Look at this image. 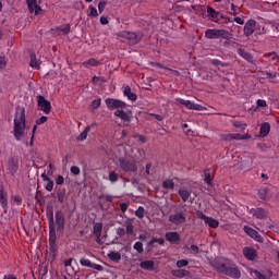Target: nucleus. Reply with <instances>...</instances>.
Wrapping results in <instances>:
<instances>
[{
	"mask_svg": "<svg viewBox=\"0 0 279 279\" xmlns=\"http://www.w3.org/2000/svg\"><path fill=\"white\" fill-rule=\"evenodd\" d=\"M13 136L19 143L23 145H29L27 137V130L25 125V109H16L15 117L13 120Z\"/></svg>",
	"mask_w": 279,
	"mask_h": 279,
	"instance_id": "1",
	"label": "nucleus"
},
{
	"mask_svg": "<svg viewBox=\"0 0 279 279\" xmlns=\"http://www.w3.org/2000/svg\"><path fill=\"white\" fill-rule=\"evenodd\" d=\"M215 269L220 271V274H226L230 278H241V270L236 267V265L232 264L230 259H218L214 264Z\"/></svg>",
	"mask_w": 279,
	"mask_h": 279,
	"instance_id": "2",
	"label": "nucleus"
},
{
	"mask_svg": "<svg viewBox=\"0 0 279 279\" xmlns=\"http://www.w3.org/2000/svg\"><path fill=\"white\" fill-rule=\"evenodd\" d=\"M205 38H208L209 40H219V38H222V40H230L232 34L227 29L208 28L205 31Z\"/></svg>",
	"mask_w": 279,
	"mask_h": 279,
	"instance_id": "3",
	"label": "nucleus"
},
{
	"mask_svg": "<svg viewBox=\"0 0 279 279\" xmlns=\"http://www.w3.org/2000/svg\"><path fill=\"white\" fill-rule=\"evenodd\" d=\"M118 38L119 40H122V43H129V45H137V43H141V36L129 31L120 32Z\"/></svg>",
	"mask_w": 279,
	"mask_h": 279,
	"instance_id": "4",
	"label": "nucleus"
},
{
	"mask_svg": "<svg viewBox=\"0 0 279 279\" xmlns=\"http://www.w3.org/2000/svg\"><path fill=\"white\" fill-rule=\"evenodd\" d=\"M120 169L122 171H125V173H136L138 171V167H136V161L125 159V158H120Z\"/></svg>",
	"mask_w": 279,
	"mask_h": 279,
	"instance_id": "5",
	"label": "nucleus"
},
{
	"mask_svg": "<svg viewBox=\"0 0 279 279\" xmlns=\"http://www.w3.org/2000/svg\"><path fill=\"white\" fill-rule=\"evenodd\" d=\"M105 104L109 110H125L128 105L122 100L114 99V98H107Z\"/></svg>",
	"mask_w": 279,
	"mask_h": 279,
	"instance_id": "6",
	"label": "nucleus"
},
{
	"mask_svg": "<svg viewBox=\"0 0 279 279\" xmlns=\"http://www.w3.org/2000/svg\"><path fill=\"white\" fill-rule=\"evenodd\" d=\"M169 221L173 226H182V223H186V214L183 211H177L169 216Z\"/></svg>",
	"mask_w": 279,
	"mask_h": 279,
	"instance_id": "7",
	"label": "nucleus"
},
{
	"mask_svg": "<svg viewBox=\"0 0 279 279\" xmlns=\"http://www.w3.org/2000/svg\"><path fill=\"white\" fill-rule=\"evenodd\" d=\"M175 101H177V104H181V106H185L187 108V110H197V111L206 110V107H204L199 104H195L194 101H191V100H184L182 98H177Z\"/></svg>",
	"mask_w": 279,
	"mask_h": 279,
	"instance_id": "8",
	"label": "nucleus"
},
{
	"mask_svg": "<svg viewBox=\"0 0 279 279\" xmlns=\"http://www.w3.org/2000/svg\"><path fill=\"white\" fill-rule=\"evenodd\" d=\"M37 105L39 110H41V112H44L45 114H49L51 112V102L45 99L44 96L37 97Z\"/></svg>",
	"mask_w": 279,
	"mask_h": 279,
	"instance_id": "9",
	"label": "nucleus"
},
{
	"mask_svg": "<svg viewBox=\"0 0 279 279\" xmlns=\"http://www.w3.org/2000/svg\"><path fill=\"white\" fill-rule=\"evenodd\" d=\"M80 265H82V267H88L89 269H95L96 271H104V266L99 264H95L86 257H82L80 259Z\"/></svg>",
	"mask_w": 279,
	"mask_h": 279,
	"instance_id": "10",
	"label": "nucleus"
},
{
	"mask_svg": "<svg viewBox=\"0 0 279 279\" xmlns=\"http://www.w3.org/2000/svg\"><path fill=\"white\" fill-rule=\"evenodd\" d=\"M243 256L247 260H256V258L258 257V252L256 251V248H254L252 246H245L243 248Z\"/></svg>",
	"mask_w": 279,
	"mask_h": 279,
	"instance_id": "11",
	"label": "nucleus"
},
{
	"mask_svg": "<svg viewBox=\"0 0 279 279\" xmlns=\"http://www.w3.org/2000/svg\"><path fill=\"white\" fill-rule=\"evenodd\" d=\"M250 215H253L255 219H267V210L262 207L251 208L248 210Z\"/></svg>",
	"mask_w": 279,
	"mask_h": 279,
	"instance_id": "12",
	"label": "nucleus"
},
{
	"mask_svg": "<svg viewBox=\"0 0 279 279\" xmlns=\"http://www.w3.org/2000/svg\"><path fill=\"white\" fill-rule=\"evenodd\" d=\"M244 232L251 236V239H254V241H257V243H263V236L258 233V231L252 229L251 227L244 226Z\"/></svg>",
	"mask_w": 279,
	"mask_h": 279,
	"instance_id": "13",
	"label": "nucleus"
},
{
	"mask_svg": "<svg viewBox=\"0 0 279 279\" xmlns=\"http://www.w3.org/2000/svg\"><path fill=\"white\" fill-rule=\"evenodd\" d=\"M28 10L32 14H35L38 16L40 12H43V9L40 5H38L37 0H27Z\"/></svg>",
	"mask_w": 279,
	"mask_h": 279,
	"instance_id": "14",
	"label": "nucleus"
},
{
	"mask_svg": "<svg viewBox=\"0 0 279 279\" xmlns=\"http://www.w3.org/2000/svg\"><path fill=\"white\" fill-rule=\"evenodd\" d=\"M114 117H118V119H121V121H124L125 123H130L132 112L124 111L123 109H118L114 111Z\"/></svg>",
	"mask_w": 279,
	"mask_h": 279,
	"instance_id": "15",
	"label": "nucleus"
},
{
	"mask_svg": "<svg viewBox=\"0 0 279 279\" xmlns=\"http://www.w3.org/2000/svg\"><path fill=\"white\" fill-rule=\"evenodd\" d=\"M255 29H256V21L250 20L244 25V35L252 36Z\"/></svg>",
	"mask_w": 279,
	"mask_h": 279,
	"instance_id": "16",
	"label": "nucleus"
},
{
	"mask_svg": "<svg viewBox=\"0 0 279 279\" xmlns=\"http://www.w3.org/2000/svg\"><path fill=\"white\" fill-rule=\"evenodd\" d=\"M93 128H97V123H92L90 125H87L83 132H81V134L76 137V141H86V138H88V133L90 132V130H93Z\"/></svg>",
	"mask_w": 279,
	"mask_h": 279,
	"instance_id": "17",
	"label": "nucleus"
},
{
	"mask_svg": "<svg viewBox=\"0 0 279 279\" xmlns=\"http://www.w3.org/2000/svg\"><path fill=\"white\" fill-rule=\"evenodd\" d=\"M141 269H144V271H155L156 270V264L154 260H143L140 263Z\"/></svg>",
	"mask_w": 279,
	"mask_h": 279,
	"instance_id": "18",
	"label": "nucleus"
},
{
	"mask_svg": "<svg viewBox=\"0 0 279 279\" xmlns=\"http://www.w3.org/2000/svg\"><path fill=\"white\" fill-rule=\"evenodd\" d=\"M101 230H104V223L101 222L94 223L93 234L96 236L97 243H99L101 239Z\"/></svg>",
	"mask_w": 279,
	"mask_h": 279,
	"instance_id": "19",
	"label": "nucleus"
},
{
	"mask_svg": "<svg viewBox=\"0 0 279 279\" xmlns=\"http://www.w3.org/2000/svg\"><path fill=\"white\" fill-rule=\"evenodd\" d=\"M269 132H271V125L268 122H264L259 129L260 138L267 137L269 135Z\"/></svg>",
	"mask_w": 279,
	"mask_h": 279,
	"instance_id": "20",
	"label": "nucleus"
},
{
	"mask_svg": "<svg viewBox=\"0 0 279 279\" xmlns=\"http://www.w3.org/2000/svg\"><path fill=\"white\" fill-rule=\"evenodd\" d=\"M171 274L174 278H190L191 277V271H189L186 269L172 270Z\"/></svg>",
	"mask_w": 279,
	"mask_h": 279,
	"instance_id": "21",
	"label": "nucleus"
},
{
	"mask_svg": "<svg viewBox=\"0 0 279 279\" xmlns=\"http://www.w3.org/2000/svg\"><path fill=\"white\" fill-rule=\"evenodd\" d=\"M56 226H58V230H64V214L56 213Z\"/></svg>",
	"mask_w": 279,
	"mask_h": 279,
	"instance_id": "22",
	"label": "nucleus"
},
{
	"mask_svg": "<svg viewBox=\"0 0 279 279\" xmlns=\"http://www.w3.org/2000/svg\"><path fill=\"white\" fill-rule=\"evenodd\" d=\"M166 239L169 241V243H178V241H180V233L174 231L167 232Z\"/></svg>",
	"mask_w": 279,
	"mask_h": 279,
	"instance_id": "23",
	"label": "nucleus"
},
{
	"mask_svg": "<svg viewBox=\"0 0 279 279\" xmlns=\"http://www.w3.org/2000/svg\"><path fill=\"white\" fill-rule=\"evenodd\" d=\"M179 195H180L182 202H189V199H191V190H189L186 187H181L179 190Z\"/></svg>",
	"mask_w": 279,
	"mask_h": 279,
	"instance_id": "24",
	"label": "nucleus"
},
{
	"mask_svg": "<svg viewBox=\"0 0 279 279\" xmlns=\"http://www.w3.org/2000/svg\"><path fill=\"white\" fill-rule=\"evenodd\" d=\"M0 206L3 210H8V193L3 190H0Z\"/></svg>",
	"mask_w": 279,
	"mask_h": 279,
	"instance_id": "25",
	"label": "nucleus"
},
{
	"mask_svg": "<svg viewBox=\"0 0 279 279\" xmlns=\"http://www.w3.org/2000/svg\"><path fill=\"white\" fill-rule=\"evenodd\" d=\"M99 64H101V62H99L95 58H92V59H88L87 61H84L82 63V66H84L85 69H90V66H99Z\"/></svg>",
	"mask_w": 279,
	"mask_h": 279,
	"instance_id": "26",
	"label": "nucleus"
},
{
	"mask_svg": "<svg viewBox=\"0 0 279 279\" xmlns=\"http://www.w3.org/2000/svg\"><path fill=\"white\" fill-rule=\"evenodd\" d=\"M123 93H124V96L128 97V99H130V101H136V99H138L136 94L132 93V88L130 86L124 87Z\"/></svg>",
	"mask_w": 279,
	"mask_h": 279,
	"instance_id": "27",
	"label": "nucleus"
},
{
	"mask_svg": "<svg viewBox=\"0 0 279 279\" xmlns=\"http://www.w3.org/2000/svg\"><path fill=\"white\" fill-rule=\"evenodd\" d=\"M238 56H240L241 58H243L247 62H253L254 61V57H252V54L250 52L245 51L244 49H238Z\"/></svg>",
	"mask_w": 279,
	"mask_h": 279,
	"instance_id": "28",
	"label": "nucleus"
},
{
	"mask_svg": "<svg viewBox=\"0 0 279 279\" xmlns=\"http://www.w3.org/2000/svg\"><path fill=\"white\" fill-rule=\"evenodd\" d=\"M8 169L10 173L14 174L16 171H19V162L14 159H10L8 163Z\"/></svg>",
	"mask_w": 279,
	"mask_h": 279,
	"instance_id": "29",
	"label": "nucleus"
},
{
	"mask_svg": "<svg viewBox=\"0 0 279 279\" xmlns=\"http://www.w3.org/2000/svg\"><path fill=\"white\" fill-rule=\"evenodd\" d=\"M162 187L166 189L167 191H173L175 189V182L171 179H166L162 182Z\"/></svg>",
	"mask_w": 279,
	"mask_h": 279,
	"instance_id": "30",
	"label": "nucleus"
},
{
	"mask_svg": "<svg viewBox=\"0 0 279 279\" xmlns=\"http://www.w3.org/2000/svg\"><path fill=\"white\" fill-rule=\"evenodd\" d=\"M223 141H241V134L239 133H229V134H225L222 135Z\"/></svg>",
	"mask_w": 279,
	"mask_h": 279,
	"instance_id": "31",
	"label": "nucleus"
},
{
	"mask_svg": "<svg viewBox=\"0 0 279 279\" xmlns=\"http://www.w3.org/2000/svg\"><path fill=\"white\" fill-rule=\"evenodd\" d=\"M108 258L113 263H119L121 260V253L111 251L108 253Z\"/></svg>",
	"mask_w": 279,
	"mask_h": 279,
	"instance_id": "32",
	"label": "nucleus"
},
{
	"mask_svg": "<svg viewBox=\"0 0 279 279\" xmlns=\"http://www.w3.org/2000/svg\"><path fill=\"white\" fill-rule=\"evenodd\" d=\"M205 225L209 226V228H219V221L213 217H207Z\"/></svg>",
	"mask_w": 279,
	"mask_h": 279,
	"instance_id": "33",
	"label": "nucleus"
},
{
	"mask_svg": "<svg viewBox=\"0 0 279 279\" xmlns=\"http://www.w3.org/2000/svg\"><path fill=\"white\" fill-rule=\"evenodd\" d=\"M29 66H32V69H36L37 71L40 70V62H38V60H36L35 53L31 54Z\"/></svg>",
	"mask_w": 279,
	"mask_h": 279,
	"instance_id": "34",
	"label": "nucleus"
},
{
	"mask_svg": "<svg viewBox=\"0 0 279 279\" xmlns=\"http://www.w3.org/2000/svg\"><path fill=\"white\" fill-rule=\"evenodd\" d=\"M57 31L59 32V34H62L64 36L69 34V32H71V25L65 24V25L59 26Z\"/></svg>",
	"mask_w": 279,
	"mask_h": 279,
	"instance_id": "35",
	"label": "nucleus"
},
{
	"mask_svg": "<svg viewBox=\"0 0 279 279\" xmlns=\"http://www.w3.org/2000/svg\"><path fill=\"white\" fill-rule=\"evenodd\" d=\"M56 256H58V248L53 245H50V248H49L50 260H56Z\"/></svg>",
	"mask_w": 279,
	"mask_h": 279,
	"instance_id": "36",
	"label": "nucleus"
},
{
	"mask_svg": "<svg viewBox=\"0 0 279 279\" xmlns=\"http://www.w3.org/2000/svg\"><path fill=\"white\" fill-rule=\"evenodd\" d=\"M204 180H205V182H206V184H211V182H213V174H210V170H205L204 171Z\"/></svg>",
	"mask_w": 279,
	"mask_h": 279,
	"instance_id": "37",
	"label": "nucleus"
},
{
	"mask_svg": "<svg viewBox=\"0 0 279 279\" xmlns=\"http://www.w3.org/2000/svg\"><path fill=\"white\" fill-rule=\"evenodd\" d=\"M175 265L179 269H182V267H189V260L187 259H179V260H177Z\"/></svg>",
	"mask_w": 279,
	"mask_h": 279,
	"instance_id": "38",
	"label": "nucleus"
},
{
	"mask_svg": "<svg viewBox=\"0 0 279 279\" xmlns=\"http://www.w3.org/2000/svg\"><path fill=\"white\" fill-rule=\"evenodd\" d=\"M133 250L138 252V254H143V252H144L143 242H135L134 245H133Z\"/></svg>",
	"mask_w": 279,
	"mask_h": 279,
	"instance_id": "39",
	"label": "nucleus"
},
{
	"mask_svg": "<svg viewBox=\"0 0 279 279\" xmlns=\"http://www.w3.org/2000/svg\"><path fill=\"white\" fill-rule=\"evenodd\" d=\"M154 243H158L159 245H165V239L162 238H153L149 242L148 245H154Z\"/></svg>",
	"mask_w": 279,
	"mask_h": 279,
	"instance_id": "40",
	"label": "nucleus"
},
{
	"mask_svg": "<svg viewBox=\"0 0 279 279\" xmlns=\"http://www.w3.org/2000/svg\"><path fill=\"white\" fill-rule=\"evenodd\" d=\"M106 5H108V2H106V1H100L98 3V12H99V14H104V11L106 10Z\"/></svg>",
	"mask_w": 279,
	"mask_h": 279,
	"instance_id": "41",
	"label": "nucleus"
},
{
	"mask_svg": "<svg viewBox=\"0 0 279 279\" xmlns=\"http://www.w3.org/2000/svg\"><path fill=\"white\" fill-rule=\"evenodd\" d=\"M106 82V78L104 76H94L93 77V84H104Z\"/></svg>",
	"mask_w": 279,
	"mask_h": 279,
	"instance_id": "42",
	"label": "nucleus"
},
{
	"mask_svg": "<svg viewBox=\"0 0 279 279\" xmlns=\"http://www.w3.org/2000/svg\"><path fill=\"white\" fill-rule=\"evenodd\" d=\"M135 215L138 217V219H143V217H145V208L138 207V209L135 211Z\"/></svg>",
	"mask_w": 279,
	"mask_h": 279,
	"instance_id": "43",
	"label": "nucleus"
},
{
	"mask_svg": "<svg viewBox=\"0 0 279 279\" xmlns=\"http://www.w3.org/2000/svg\"><path fill=\"white\" fill-rule=\"evenodd\" d=\"M88 9L90 10L89 16H95V17L99 16V12H97V8L89 5Z\"/></svg>",
	"mask_w": 279,
	"mask_h": 279,
	"instance_id": "44",
	"label": "nucleus"
},
{
	"mask_svg": "<svg viewBox=\"0 0 279 279\" xmlns=\"http://www.w3.org/2000/svg\"><path fill=\"white\" fill-rule=\"evenodd\" d=\"M109 180L111 182H117V180H119V174H117L114 171L109 172Z\"/></svg>",
	"mask_w": 279,
	"mask_h": 279,
	"instance_id": "45",
	"label": "nucleus"
},
{
	"mask_svg": "<svg viewBox=\"0 0 279 279\" xmlns=\"http://www.w3.org/2000/svg\"><path fill=\"white\" fill-rule=\"evenodd\" d=\"M5 66H8V61H5L4 57L0 56V71H3V69H5Z\"/></svg>",
	"mask_w": 279,
	"mask_h": 279,
	"instance_id": "46",
	"label": "nucleus"
},
{
	"mask_svg": "<svg viewBox=\"0 0 279 279\" xmlns=\"http://www.w3.org/2000/svg\"><path fill=\"white\" fill-rule=\"evenodd\" d=\"M126 234H134V226L132 223L126 225Z\"/></svg>",
	"mask_w": 279,
	"mask_h": 279,
	"instance_id": "47",
	"label": "nucleus"
},
{
	"mask_svg": "<svg viewBox=\"0 0 279 279\" xmlns=\"http://www.w3.org/2000/svg\"><path fill=\"white\" fill-rule=\"evenodd\" d=\"M99 106H101V99L93 100V102H92V108H93L94 110H96V108H99Z\"/></svg>",
	"mask_w": 279,
	"mask_h": 279,
	"instance_id": "48",
	"label": "nucleus"
},
{
	"mask_svg": "<svg viewBox=\"0 0 279 279\" xmlns=\"http://www.w3.org/2000/svg\"><path fill=\"white\" fill-rule=\"evenodd\" d=\"M47 117L41 116L38 120H36V125H43V123H47Z\"/></svg>",
	"mask_w": 279,
	"mask_h": 279,
	"instance_id": "49",
	"label": "nucleus"
},
{
	"mask_svg": "<svg viewBox=\"0 0 279 279\" xmlns=\"http://www.w3.org/2000/svg\"><path fill=\"white\" fill-rule=\"evenodd\" d=\"M70 171L73 173V175H80V167L77 166L71 167Z\"/></svg>",
	"mask_w": 279,
	"mask_h": 279,
	"instance_id": "50",
	"label": "nucleus"
},
{
	"mask_svg": "<svg viewBox=\"0 0 279 279\" xmlns=\"http://www.w3.org/2000/svg\"><path fill=\"white\" fill-rule=\"evenodd\" d=\"M37 130H38V125H34L32 136H31V143H29L31 147H32V145H34V134H36Z\"/></svg>",
	"mask_w": 279,
	"mask_h": 279,
	"instance_id": "51",
	"label": "nucleus"
},
{
	"mask_svg": "<svg viewBox=\"0 0 279 279\" xmlns=\"http://www.w3.org/2000/svg\"><path fill=\"white\" fill-rule=\"evenodd\" d=\"M196 217H198V219H203V221H206V219H208V216L204 215V213L202 211H197Z\"/></svg>",
	"mask_w": 279,
	"mask_h": 279,
	"instance_id": "52",
	"label": "nucleus"
},
{
	"mask_svg": "<svg viewBox=\"0 0 279 279\" xmlns=\"http://www.w3.org/2000/svg\"><path fill=\"white\" fill-rule=\"evenodd\" d=\"M191 252H192V254H199V247L195 244H192Z\"/></svg>",
	"mask_w": 279,
	"mask_h": 279,
	"instance_id": "53",
	"label": "nucleus"
},
{
	"mask_svg": "<svg viewBox=\"0 0 279 279\" xmlns=\"http://www.w3.org/2000/svg\"><path fill=\"white\" fill-rule=\"evenodd\" d=\"M265 106H267V101L263 99L257 100V108H265Z\"/></svg>",
	"mask_w": 279,
	"mask_h": 279,
	"instance_id": "54",
	"label": "nucleus"
},
{
	"mask_svg": "<svg viewBox=\"0 0 279 279\" xmlns=\"http://www.w3.org/2000/svg\"><path fill=\"white\" fill-rule=\"evenodd\" d=\"M56 184H58V185L64 184V177L59 175V177L57 178V180H56Z\"/></svg>",
	"mask_w": 279,
	"mask_h": 279,
	"instance_id": "55",
	"label": "nucleus"
},
{
	"mask_svg": "<svg viewBox=\"0 0 279 279\" xmlns=\"http://www.w3.org/2000/svg\"><path fill=\"white\" fill-rule=\"evenodd\" d=\"M117 234H118V236H125V230L123 228H118Z\"/></svg>",
	"mask_w": 279,
	"mask_h": 279,
	"instance_id": "56",
	"label": "nucleus"
},
{
	"mask_svg": "<svg viewBox=\"0 0 279 279\" xmlns=\"http://www.w3.org/2000/svg\"><path fill=\"white\" fill-rule=\"evenodd\" d=\"M46 190L50 192L53 191V181H48L46 185Z\"/></svg>",
	"mask_w": 279,
	"mask_h": 279,
	"instance_id": "57",
	"label": "nucleus"
},
{
	"mask_svg": "<svg viewBox=\"0 0 279 279\" xmlns=\"http://www.w3.org/2000/svg\"><path fill=\"white\" fill-rule=\"evenodd\" d=\"M233 21H234V23H238V25H244L245 24V21H243V19H241V17H234Z\"/></svg>",
	"mask_w": 279,
	"mask_h": 279,
	"instance_id": "58",
	"label": "nucleus"
},
{
	"mask_svg": "<svg viewBox=\"0 0 279 279\" xmlns=\"http://www.w3.org/2000/svg\"><path fill=\"white\" fill-rule=\"evenodd\" d=\"M48 217H49V222H50V223H53V209H50V210L48 211Z\"/></svg>",
	"mask_w": 279,
	"mask_h": 279,
	"instance_id": "59",
	"label": "nucleus"
},
{
	"mask_svg": "<svg viewBox=\"0 0 279 279\" xmlns=\"http://www.w3.org/2000/svg\"><path fill=\"white\" fill-rule=\"evenodd\" d=\"M120 209L122 213H125V210H128V203H121L120 204Z\"/></svg>",
	"mask_w": 279,
	"mask_h": 279,
	"instance_id": "60",
	"label": "nucleus"
},
{
	"mask_svg": "<svg viewBox=\"0 0 279 279\" xmlns=\"http://www.w3.org/2000/svg\"><path fill=\"white\" fill-rule=\"evenodd\" d=\"M100 23H101V25H108V17H106V16H100Z\"/></svg>",
	"mask_w": 279,
	"mask_h": 279,
	"instance_id": "61",
	"label": "nucleus"
},
{
	"mask_svg": "<svg viewBox=\"0 0 279 279\" xmlns=\"http://www.w3.org/2000/svg\"><path fill=\"white\" fill-rule=\"evenodd\" d=\"M13 202H15L16 204H21V202H23V198L19 195L13 196Z\"/></svg>",
	"mask_w": 279,
	"mask_h": 279,
	"instance_id": "62",
	"label": "nucleus"
},
{
	"mask_svg": "<svg viewBox=\"0 0 279 279\" xmlns=\"http://www.w3.org/2000/svg\"><path fill=\"white\" fill-rule=\"evenodd\" d=\"M231 14H233V16H236V14H239V11H236L234 4H231Z\"/></svg>",
	"mask_w": 279,
	"mask_h": 279,
	"instance_id": "63",
	"label": "nucleus"
},
{
	"mask_svg": "<svg viewBox=\"0 0 279 279\" xmlns=\"http://www.w3.org/2000/svg\"><path fill=\"white\" fill-rule=\"evenodd\" d=\"M71 263H73V258H70V259L65 260V262H64L65 268L71 267Z\"/></svg>",
	"mask_w": 279,
	"mask_h": 279,
	"instance_id": "64",
	"label": "nucleus"
}]
</instances>
